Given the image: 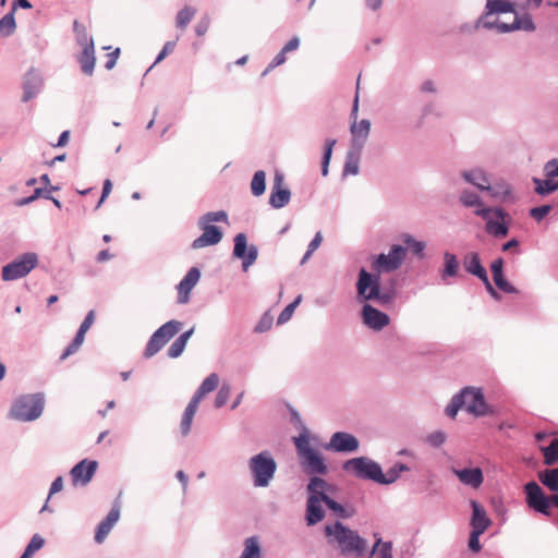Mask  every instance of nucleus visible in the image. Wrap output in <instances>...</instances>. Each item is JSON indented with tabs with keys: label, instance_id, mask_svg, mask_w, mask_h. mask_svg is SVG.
<instances>
[{
	"label": "nucleus",
	"instance_id": "nucleus-59",
	"mask_svg": "<svg viewBox=\"0 0 558 558\" xmlns=\"http://www.w3.org/2000/svg\"><path fill=\"white\" fill-rule=\"evenodd\" d=\"M550 209L551 207L549 205L534 207L531 209L530 215L531 217L539 221L549 214Z\"/></svg>",
	"mask_w": 558,
	"mask_h": 558
},
{
	"label": "nucleus",
	"instance_id": "nucleus-18",
	"mask_svg": "<svg viewBox=\"0 0 558 558\" xmlns=\"http://www.w3.org/2000/svg\"><path fill=\"white\" fill-rule=\"evenodd\" d=\"M326 448L338 452H353L359 448V441L351 434L337 432L331 436Z\"/></svg>",
	"mask_w": 558,
	"mask_h": 558
},
{
	"label": "nucleus",
	"instance_id": "nucleus-43",
	"mask_svg": "<svg viewBox=\"0 0 558 558\" xmlns=\"http://www.w3.org/2000/svg\"><path fill=\"white\" fill-rule=\"evenodd\" d=\"M44 545L45 539L39 534L33 535L31 542L25 548V551L20 558H32L33 555L39 549H41Z\"/></svg>",
	"mask_w": 558,
	"mask_h": 558
},
{
	"label": "nucleus",
	"instance_id": "nucleus-54",
	"mask_svg": "<svg viewBox=\"0 0 558 558\" xmlns=\"http://www.w3.org/2000/svg\"><path fill=\"white\" fill-rule=\"evenodd\" d=\"M227 220H228V216H227L226 211H223V210L207 213L201 219V221L203 223H207V225H211V222H216V221L226 222Z\"/></svg>",
	"mask_w": 558,
	"mask_h": 558
},
{
	"label": "nucleus",
	"instance_id": "nucleus-7",
	"mask_svg": "<svg viewBox=\"0 0 558 558\" xmlns=\"http://www.w3.org/2000/svg\"><path fill=\"white\" fill-rule=\"evenodd\" d=\"M38 265V255L29 252L20 255L2 268V279L12 281L28 275Z\"/></svg>",
	"mask_w": 558,
	"mask_h": 558
},
{
	"label": "nucleus",
	"instance_id": "nucleus-11",
	"mask_svg": "<svg viewBox=\"0 0 558 558\" xmlns=\"http://www.w3.org/2000/svg\"><path fill=\"white\" fill-rule=\"evenodd\" d=\"M405 257V248L393 245L388 254H380L372 264V269L378 272H390L398 269Z\"/></svg>",
	"mask_w": 558,
	"mask_h": 558
},
{
	"label": "nucleus",
	"instance_id": "nucleus-56",
	"mask_svg": "<svg viewBox=\"0 0 558 558\" xmlns=\"http://www.w3.org/2000/svg\"><path fill=\"white\" fill-rule=\"evenodd\" d=\"M272 322H274V317L270 314L265 313L262 316V318L259 319L258 324L256 325L255 331L256 332H265V331L269 330L272 326Z\"/></svg>",
	"mask_w": 558,
	"mask_h": 558
},
{
	"label": "nucleus",
	"instance_id": "nucleus-23",
	"mask_svg": "<svg viewBox=\"0 0 558 558\" xmlns=\"http://www.w3.org/2000/svg\"><path fill=\"white\" fill-rule=\"evenodd\" d=\"M471 508L472 517L470 524L472 526V531L484 533L492 524V521L488 518L486 510L476 500H471Z\"/></svg>",
	"mask_w": 558,
	"mask_h": 558
},
{
	"label": "nucleus",
	"instance_id": "nucleus-48",
	"mask_svg": "<svg viewBox=\"0 0 558 558\" xmlns=\"http://www.w3.org/2000/svg\"><path fill=\"white\" fill-rule=\"evenodd\" d=\"M402 242L407 244L408 248L411 250L417 256H422L425 248V244L421 241H416L410 234H404L401 238Z\"/></svg>",
	"mask_w": 558,
	"mask_h": 558
},
{
	"label": "nucleus",
	"instance_id": "nucleus-14",
	"mask_svg": "<svg viewBox=\"0 0 558 558\" xmlns=\"http://www.w3.org/2000/svg\"><path fill=\"white\" fill-rule=\"evenodd\" d=\"M463 178L480 190L492 191L493 196H507L510 193L509 186L506 184L492 187L487 175L478 169L463 172Z\"/></svg>",
	"mask_w": 558,
	"mask_h": 558
},
{
	"label": "nucleus",
	"instance_id": "nucleus-64",
	"mask_svg": "<svg viewBox=\"0 0 558 558\" xmlns=\"http://www.w3.org/2000/svg\"><path fill=\"white\" fill-rule=\"evenodd\" d=\"M545 172L548 178L558 177V161L556 159L549 160L545 165Z\"/></svg>",
	"mask_w": 558,
	"mask_h": 558
},
{
	"label": "nucleus",
	"instance_id": "nucleus-60",
	"mask_svg": "<svg viewBox=\"0 0 558 558\" xmlns=\"http://www.w3.org/2000/svg\"><path fill=\"white\" fill-rule=\"evenodd\" d=\"M482 534H483V532L471 531L470 538H469V548L474 553L480 551L482 548V545L480 543V536Z\"/></svg>",
	"mask_w": 558,
	"mask_h": 558
},
{
	"label": "nucleus",
	"instance_id": "nucleus-19",
	"mask_svg": "<svg viewBox=\"0 0 558 558\" xmlns=\"http://www.w3.org/2000/svg\"><path fill=\"white\" fill-rule=\"evenodd\" d=\"M201 278V272L196 267H192L177 287L178 303L185 304L190 300V293Z\"/></svg>",
	"mask_w": 558,
	"mask_h": 558
},
{
	"label": "nucleus",
	"instance_id": "nucleus-46",
	"mask_svg": "<svg viewBox=\"0 0 558 558\" xmlns=\"http://www.w3.org/2000/svg\"><path fill=\"white\" fill-rule=\"evenodd\" d=\"M336 145V140L328 138L325 143V151L322 162V174L326 177L328 174V167L331 159L332 150Z\"/></svg>",
	"mask_w": 558,
	"mask_h": 558
},
{
	"label": "nucleus",
	"instance_id": "nucleus-24",
	"mask_svg": "<svg viewBox=\"0 0 558 558\" xmlns=\"http://www.w3.org/2000/svg\"><path fill=\"white\" fill-rule=\"evenodd\" d=\"M120 518V509L118 507H113L108 515L99 523L96 533H95V542L101 544L112 527L116 525Z\"/></svg>",
	"mask_w": 558,
	"mask_h": 558
},
{
	"label": "nucleus",
	"instance_id": "nucleus-36",
	"mask_svg": "<svg viewBox=\"0 0 558 558\" xmlns=\"http://www.w3.org/2000/svg\"><path fill=\"white\" fill-rule=\"evenodd\" d=\"M488 14L513 12V4L506 0H487Z\"/></svg>",
	"mask_w": 558,
	"mask_h": 558
},
{
	"label": "nucleus",
	"instance_id": "nucleus-32",
	"mask_svg": "<svg viewBox=\"0 0 558 558\" xmlns=\"http://www.w3.org/2000/svg\"><path fill=\"white\" fill-rule=\"evenodd\" d=\"M538 480L551 492H558V468L541 471Z\"/></svg>",
	"mask_w": 558,
	"mask_h": 558
},
{
	"label": "nucleus",
	"instance_id": "nucleus-29",
	"mask_svg": "<svg viewBox=\"0 0 558 558\" xmlns=\"http://www.w3.org/2000/svg\"><path fill=\"white\" fill-rule=\"evenodd\" d=\"M219 385V376L216 373L210 374L208 377L204 379L192 400L197 402L202 401V399L209 392L214 391Z\"/></svg>",
	"mask_w": 558,
	"mask_h": 558
},
{
	"label": "nucleus",
	"instance_id": "nucleus-47",
	"mask_svg": "<svg viewBox=\"0 0 558 558\" xmlns=\"http://www.w3.org/2000/svg\"><path fill=\"white\" fill-rule=\"evenodd\" d=\"M73 28L76 35V40L81 47L82 45L94 43L93 38L88 36L87 29L83 24L78 23L77 21H74Z\"/></svg>",
	"mask_w": 558,
	"mask_h": 558
},
{
	"label": "nucleus",
	"instance_id": "nucleus-16",
	"mask_svg": "<svg viewBox=\"0 0 558 558\" xmlns=\"http://www.w3.org/2000/svg\"><path fill=\"white\" fill-rule=\"evenodd\" d=\"M199 227L203 230L201 236L195 239L192 243V247L194 250L203 248L205 246H210L218 244L222 239V232L220 229L213 225L203 223L199 221Z\"/></svg>",
	"mask_w": 558,
	"mask_h": 558
},
{
	"label": "nucleus",
	"instance_id": "nucleus-38",
	"mask_svg": "<svg viewBox=\"0 0 558 558\" xmlns=\"http://www.w3.org/2000/svg\"><path fill=\"white\" fill-rule=\"evenodd\" d=\"M544 454V463L553 465L558 461V438L551 440L549 446L541 448Z\"/></svg>",
	"mask_w": 558,
	"mask_h": 558
},
{
	"label": "nucleus",
	"instance_id": "nucleus-9",
	"mask_svg": "<svg viewBox=\"0 0 558 558\" xmlns=\"http://www.w3.org/2000/svg\"><path fill=\"white\" fill-rule=\"evenodd\" d=\"M182 324L178 320H170L159 327L150 337L146 349L145 356L151 357L163 348V345L172 339L181 329Z\"/></svg>",
	"mask_w": 558,
	"mask_h": 558
},
{
	"label": "nucleus",
	"instance_id": "nucleus-8",
	"mask_svg": "<svg viewBox=\"0 0 558 558\" xmlns=\"http://www.w3.org/2000/svg\"><path fill=\"white\" fill-rule=\"evenodd\" d=\"M356 289L359 296L363 300H378L381 304L390 301L388 294H380L379 278L377 276L373 277L364 268L359 272Z\"/></svg>",
	"mask_w": 558,
	"mask_h": 558
},
{
	"label": "nucleus",
	"instance_id": "nucleus-40",
	"mask_svg": "<svg viewBox=\"0 0 558 558\" xmlns=\"http://www.w3.org/2000/svg\"><path fill=\"white\" fill-rule=\"evenodd\" d=\"M266 173L263 170L256 171L251 182V190L253 195L260 196L266 189Z\"/></svg>",
	"mask_w": 558,
	"mask_h": 558
},
{
	"label": "nucleus",
	"instance_id": "nucleus-25",
	"mask_svg": "<svg viewBox=\"0 0 558 558\" xmlns=\"http://www.w3.org/2000/svg\"><path fill=\"white\" fill-rule=\"evenodd\" d=\"M323 504L324 500L316 498V496H308L305 517L307 525H315L324 519L325 511Z\"/></svg>",
	"mask_w": 558,
	"mask_h": 558
},
{
	"label": "nucleus",
	"instance_id": "nucleus-13",
	"mask_svg": "<svg viewBox=\"0 0 558 558\" xmlns=\"http://www.w3.org/2000/svg\"><path fill=\"white\" fill-rule=\"evenodd\" d=\"M359 88H360V77L357 78L356 85V94L353 101L351 116L354 118V122L351 125V133L353 136V145L357 146L359 150H361L364 145L369 131H371V122L366 119L361 120L359 123L356 122V116L359 110Z\"/></svg>",
	"mask_w": 558,
	"mask_h": 558
},
{
	"label": "nucleus",
	"instance_id": "nucleus-53",
	"mask_svg": "<svg viewBox=\"0 0 558 558\" xmlns=\"http://www.w3.org/2000/svg\"><path fill=\"white\" fill-rule=\"evenodd\" d=\"M231 395V388L229 385H222L215 399V407L221 408L229 400Z\"/></svg>",
	"mask_w": 558,
	"mask_h": 558
},
{
	"label": "nucleus",
	"instance_id": "nucleus-49",
	"mask_svg": "<svg viewBox=\"0 0 558 558\" xmlns=\"http://www.w3.org/2000/svg\"><path fill=\"white\" fill-rule=\"evenodd\" d=\"M460 201L465 207L476 206L478 208H484L482 202L477 194L464 191L460 195Z\"/></svg>",
	"mask_w": 558,
	"mask_h": 558
},
{
	"label": "nucleus",
	"instance_id": "nucleus-50",
	"mask_svg": "<svg viewBox=\"0 0 558 558\" xmlns=\"http://www.w3.org/2000/svg\"><path fill=\"white\" fill-rule=\"evenodd\" d=\"M240 558H259V546L255 539H246L245 548Z\"/></svg>",
	"mask_w": 558,
	"mask_h": 558
},
{
	"label": "nucleus",
	"instance_id": "nucleus-55",
	"mask_svg": "<svg viewBox=\"0 0 558 558\" xmlns=\"http://www.w3.org/2000/svg\"><path fill=\"white\" fill-rule=\"evenodd\" d=\"M322 242H323V235L320 232H317L315 238L311 241L308 248L302 258V262H301L302 264H304L312 256V254L319 247Z\"/></svg>",
	"mask_w": 558,
	"mask_h": 558
},
{
	"label": "nucleus",
	"instance_id": "nucleus-17",
	"mask_svg": "<svg viewBox=\"0 0 558 558\" xmlns=\"http://www.w3.org/2000/svg\"><path fill=\"white\" fill-rule=\"evenodd\" d=\"M484 26L496 27L499 33H508V32H512V31H517V29L533 32L535 29V25L529 15H524L522 17H519L518 15H515L513 19V22L511 24L495 21L492 23L485 22Z\"/></svg>",
	"mask_w": 558,
	"mask_h": 558
},
{
	"label": "nucleus",
	"instance_id": "nucleus-41",
	"mask_svg": "<svg viewBox=\"0 0 558 558\" xmlns=\"http://www.w3.org/2000/svg\"><path fill=\"white\" fill-rule=\"evenodd\" d=\"M359 162H360V150L357 151H350L347 156L344 169H343V175L348 174H357L359 173Z\"/></svg>",
	"mask_w": 558,
	"mask_h": 558
},
{
	"label": "nucleus",
	"instance_id": "nucleus-62",
	"mask_svg": "<svg viewBox=\"0 0 558 558\" xmlns=\"http://www.w3.org/2000/svg\"><path fill=\"white\" fill-rule=\"evenodd\" d=\"M120 56V49L117 48L116 50H113L112 52H109L106 58H107V61L105 63V68L107 70H111L114 68L117 61H118V58Z\"/></svg>",
	"mask_w": 558,
	"mask_h": 558
},
{
	"label": "nucleus",
	"instance_id": "nucleus-15",
	"mask_svg": "<svg viewBox=\"0 0 558 558\" xmlns=\"http://www.w3.org/2000/svg\"><path fill=\"white\" fill-rule=\"evenodd\" d=\"M247 242L244 233H239L234 238V248L233 255L238 258L243 259V268L247 270V268L253 265L257 258V250L255 246H251L246 254Z\"/></svg>",
	"mask_w": 558,
	"mask_h": 558
},
{
	"label": "nucleus",
	"instance_id": "nucleus-45",
	"mask_svg": "<svg viewBox=\"0 0 558 558\" xmlns=\"http://www.w3.org/2000/svg\"><path fill=\"white\" fill-rule=\"evenodd\" d=\"M409 471V468L403 463H397L391 469L384 474V480L380 481V484H390L393 483L399 476L401 472Z\"/></svg>",
	"mask_w": 558,
	"mask_h": 558
},
{
	"label": "nucleus",
	"instance_id": "nucleus-10",
	"mask_svg": "<svg viewBox=\"0 0 558 558\" xmlns=\"http://www.w3.org/2000/svg\"><path fill=\"white\" fill-rule=\"evenodd\" d=\"M458 396L462 402V408L469 413L475 416H484L492 413L481 389L466 387Z\"/></svg>",
	"mask_w": 558,
	"mask_h": 558
},
{
	"label": "nucleus",
	"instance_id": "nucleus-28",
	"mask_svg": "<svg viewBox=\"0 0 558 558\" xmlns=\"http://www.w3.org/2000/svg\"><path fill=\"white\" fill-rule=\"evenodd\" d=\"M463 267L469 274L476 276L478 279L487 275L486 269L481 264L478 254L475 252H470L463 257Z\"/></svg>",
	"mask_w": 558,
	"mask_h": 558
},
{
	"label": "nucleus",
	"instance_id": "nucleus-33",
	"mask_svg": "<svg viewBox=\"0 0 558 558\" xmlns=\"http://www.w3.org/2000/svg\"><path fill=\"white\" fill-rule=\"evenodd\" d=\"M197 10L194 7L185 5L182 10H180L175 16V26L180 31H185L189 23L195 16Z\"/></svg>",
	"mask_w": 558,
	"mask_h": 558
},
{
	"label": "nucleus",
	"instance_id": "nucleus-2",
	"mask_svg": "<svg viewBox=\"0 0 558 558\" xmlns=\"http://www.w3.org/2000/svg\"><path fill=\"white\" fill-rule=\"evenodd\" d=\"M294 445L302 459V465L307 473L325 474L327 472V466L322 456L312 448L307 435L302 434L299 437H294Z\"/></svg>",
	"mask_w": 558,
	"mask_h": 558
},
{
	"label": "nucleus",
	"instance_id": "nucleus-27",
	"mask_svg": "<svg viewBox=\"0 0 558 558\" xmlns=\"http://www.w3.org/2000/svg\"><path fill=\"white\" fill-rule=\"evenodd\" d=\"M77 61L82 72L90 76L96 64L94 43L82 45V52L77 56Z\"/></svg>",
	"mask_w": 558,
	"mask_h": 558
},
{
	"label": "nucleus",
	"instance_id": "nucleus-44",
	"mask_svg": "<svg viewBox=\"0 0 558 558\" xmlns=\"http://www.w3.org/2000/svg\"><path fill=\"white\" fill-rule=\"evenodd\" d=\"M533 182L535 184V192L541 195L549 194L558 189V182H554L549 179H534Z\"/></svg>",
	"mask_w": 558,
	"mask_h": 558
},
{
	"label": "nucleus",
	"instance_id": "nucleus-57",
	"mask_svg": "<svg viewBox=\"0 0 558 558\" xmlns=\"http://www.w3.org/2000/svg\"><path fill=\"white\" fill-rule=\"evenodd\" d=\"M324 504L330 509L332 510L333 512H336L337 515L341 517V518H347L348 514L345 512V509L343 508L342 505L338 504L337 501H335L333 499H331L329 496L327 497V499H324Z\"/></svg>",
	"mask_w": 558,
	"mask_h": 558
},
{
	"label": "nucleus",
	"instance_id": "nucleus-52",
	"mask_svg": "<svg viewBox=\"0 0 558 558\" xmlns=\"http://www.w3.org/2000/svg\"><path fill=\"white\" fill-rule=\"evenodd\" d=\"M493 280H494L496 287L499 290H501L502 292L508 293V294L517 293V289L506 280L504 275H500L499 277L495 276V277H493Z\"/></svg>",
	"mask_w": 558,
	"mask_h": 558
},
{
	"label": "nucleus",
	"instance_id": "nucleus-37",
	"mask_svg": "<svg viewBox=\"0 0 558 558\" xmlns=\"http://www.w3.org/2000/svg\"><path fill=\"white\" fill-rule=\"evenodd\" d=\"M14 7L12 9L11 12H9L8 14H5L1 20H0V36L2 37H8L10 36L11 34H13V32L15 31V27H16V24H15V19H14Z\"/></svg>",
	"mask_w": 558,
	"mask_h": 558
},
{
	"label": "nucleus",
	"instance_id": "nucleus-58",
	"mask_svg": "<svg viewBox=\"0 0 558 558\" xmlns=\"http://www.w3.org/2000/svg\"><path fill=\"white\" fill-rule=\"evenodd\" d=\"M460 409H462V402L460 401V398L457 395L451 399V402L446 408V414L451 418H454Z\"/></svg>",
	"mask_w": 558,
	"mask_h": 558
},
{
	"label": "nucleus",
	"instance_id": "nucleus-63",
	"mask_svg": "<svg viewBox=\"0 0 558 558\" xmlns=\"http://www.w3.org/2000/svg\"><path fill=\"white\" fill-rule=\"evenodd\" d=\"M174 47H175V41H167L161 51L159 52L157 59H156V63L160 62L161 60H163L169 53H171L173 50H174Z\"/></svg>",
	"mask_w": 558,
	"mask_h": 558
},
{
	"label": "nucleus",
	"instance_id": "nucleus-39",
	"mask_svg": "<svg viewBox=\"0 0 558 558\" xmlns=\"http://www.w3.org/2000/svg\"><path fill=\"white\" fill-rule=\"evenodd\" d=\"M368 558H392L391 544L383 543L380 538L376 541Z\"/></svg>",
	"mask_w": 558,
	"mask_h": 558
},
{
	"label": "nucleus",
	"instance_id": "nucleus-35",
	"mask_svg": "<svg viewBox=\"0 0 558 558\" xmlns=\"http://www.w3.org/2000/svg\"><path fill=\"white\" fill-rule=\"evenodd\" d=\"M445 268L441 278L445 280L447 277H454L459 270V262L454 254L446 252L444 254Z\"/></svg>",
	"mask_w": 558,
	"mask_h": 558
},
{
	"label": "nucleus",
	"instance_id": "nucleus-20",
	"mask_svg": "<svg viewBox=\"0 0 558 558\" xmlns=\"http://www.w3.org/2000/svg\"><path fill=\"white\" fill-rule=\"evenodd\" d=\"M362 316L364 324L374 330H381L390 322L387 314L378 311L369 304H365L363 306Z\"/></svg>",
	"mask_w": 558,
	"mask_h": 558
},
{
	"label": "nucleus",
	"instance_id": "nucleus-6",
	"mask_svg": "<svg viewBox=\"0 0 558 558\" xmlns=\"http://www.w3.org/2000/svg\"><path fill=\"white\" fill-rule=\"evenodd\" d=\"M343 470L354 474L356 477L372 480L380 484L384 473L378 463L365 457L353 458L343 463Z\"/></svg>",
	"mask_w": 558,
	"mask_h": 558
},
{
	"label": "nucleus",
	"instance_id": "nucleus-5",
	"mask_svg": "<svg viewBox=\"0 0 558 558\" xmlns=\"http://www.w3.org/2000/svg\"><path fill=\"white\" fill-rule=\"evenodd\" d=\"M44 401L38 395L22 396L11 408V416L19 421H33L43 413Z\"/></svg>",
	"mask_w": 558,
	"mask_h": 558
},
{
	"label": "nucleus",
	"instance_id": "nucleus-34",
	"mask_svg": "<svg viewBox=\"0 0 558 558\" xmlns=\"http://www.w3.org/2000/svg\"><path fill=\"white\" fill-rule=\"evenodd\" d=\"M193 333V329H190L183 332L168 349V355L172 359H175L182 354L185 349V345Z\"/></svg>",
	"mask_w": 558,
	"mask_h": 558
},
{
	"label": "nucleus",
	"instance_id": "nucleus-42",
	"mask_svg": "<svg viewBox=\"0 0 558 558\" xmlns=\"http://www.w3.org/2000/svg\"><path fill=\"white\" fill-rule=\"evenodd\" d=\"M85 333L86 332L81 329L77 330L73 341L66 347V349L60 356L62 361L65 360L68 356L72 355L73 353H75L80 349V347L83 344L85 340Z\"/></svg>",
	"mask_w": 558,
	"mask_h": 558
},
{
	"label": "nucleus",
	"instance_id": "nucleus-12",
	"mask_svg": "<svg viewBox=\"0 0 558 558\" xmlns=\"http://www.w3.org/2000/svg\"><path fill=\"white\" fill-rule=\"evenodd\" d=\"M526 504L530 508L545 515L550 514L551 497L545 496L536 482H529L524 486Z\"/></svg>",
	"mask_w": 558,
	"mask_h": 558
},
{
	"label": "nucleus",
	"instance_id": "nucleus-22",
	"mask_svg": "<svg viewBox=\"0 0 558 558\" xmlns=\"http://www.w3.org/2000/svg\"><path fill=\"white\" fill-rule=\"evenodd\" d=\"M96 469H97L96 461L83 460L80 463H77L71 470V476H72L74 484H77V483H81L83 485L87 484L94 476Z\"/></svg>",
	"mask_w": 558,
	"mask_h": 558
},
{
	"label": "nucleus",
	"instance_id": "nucleus-1",
	"mask_svg": "<svg viewBox=\"0 0 558 558\" xmlns=\"http://www.w3.org/2000/svg\"><path fill=\"white\" fill-rule=\"evenodd\" d=\"M325 534L329 542L336 543L343 554L362 557L367 550V541L340 522L326 525Z\"/></svg>",
	"mask_w": 558,
	"mask_h": 558
},
{
	"label": "nucleus",
	"instance_id": "nucleus-30",
	"mask_svg": "<svg viewBox=\"0 0 558 558\" xmlns=\"http://www.w3.org/2000/svg\"><path fill=\"white\" fill-rule=\"evenodd\" d=\"M327 488L328 484L326 483V481L316 476L311 478L307 485L310 496H316V498L320 500L327 499Z\"/></svg>",
	"mask_w": 558,
	"mask_h": 558
},
{
	"label": "nucleus",
	"instance_id": "nucleus-26",
	"mask_svg": "<svg viewBox=\"0 0 558 558\" xmlns=\"http://www.w3.org/2000/svg\"><path fill=\"white\" fill-rule=\"evenodd\" d=\"M453 473L464 485L478 488L484 481L483 472L480 468L453 470Z\"/></svg>",
	"mask_w": 558,
	"mask_h": 558
},
{
	"label": "nucleus",
	"instance_id": "nucleus-21",
	"mask_svg": "<svg viewBox=\"0 0 558 558\" xmlns=\"http://www.w3.org/2000/svg\"><path fill=\"white\" fill-rule=\"evenodd\" d=\"M283 177L280 173H276L274 178L272 191L269 197V204L274 208H281L286 206L290 201V191L282 187Z\"/></svg>",
	"mask_w": 558,
	"mask_h": 558
},
{
	"label": "nucleus",
	"instance_id": "nucleus-4",
	"mask_svg": "<svg viewBox=\"0 0 558 558\" xmlns=\"http://www.w3.org/2000/svg\"><path fill=\"white\" fill-rule=\"evenodd\" d=\"M277 464L270 453L263 451L250 460V470L254 477V485L266 487L274 477Z\"/></svg>",
	"mask_w": 558,
	"mask_h": 558
},
{
	"label": "nucleus",
	"instance_id": "nucleus-3",
	"mask_svg": "<svg viewBox=\"0 0 558 558\" xmlns=\"http://www.w3.org/2000/svg\"><path fill=\"white\" fill-rule=\"evenodd\" d=\"M475 215L482 217L485 222V230L495 238H505L509 232L510 216L499 207L478 208Z\"/></svg>",
	"mask_w": 558,
	"mask_h": 558
},
{
	"label": "nucleus",
	"instance_id": "nucleus-31",
	"mask_svg": "<svg viewBox=\"0 0 558 558\" xmlns=\"http://www.w3.org/2000/svg\"><path fill=\"white\" fill-rule=\"evenodd\" d=\"M197 408H198V403L193 400H191L190 403L187 404V407L182 415V420H181V424H180L181 434L183 436H186L190 433L191 425H192L194 415L197 411Z\"/></svg>",
	"mask_w": 558,
	"mask_h": 558
},
{
	"label": "nucleus",
	"instance_id": "nucleus-61",
	"mask_svg": "<svg viewBox=\"0 0 558 558\" xmlns=\"http://www.w3.org/2000/svg\"><path fill=\"white\" fill-rule=\"evenodd\" d=\"M286 62V52L281 49L279 53L272 59V61L269 63L267 69L264 71L263 75H266L268 72H270L276 66H279Z\"/></svg>",
	"mask_w": 558,
	"mask_h": 558
},
{
	"label": "nucleus",
	"instance_id": "nucleus-51",
	"mask_svg": "<svg viewBox=\"0 0 558 558\" xmlns=\"http://www.w3.org/2000/svg\"><path fill=\"white\" fill-rule=\"evenodd\" d=\"M300 302L301 296H298L292 303L286 306L278 317V324H284L286 322H288Z\"/></svg>",
	"mask_w": 558,
	"mask_h": 558
}]
</instances>
